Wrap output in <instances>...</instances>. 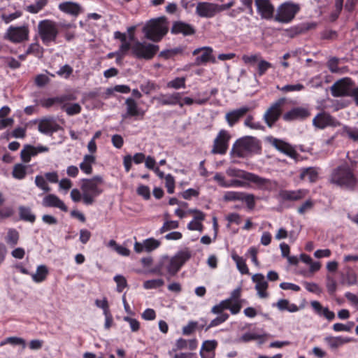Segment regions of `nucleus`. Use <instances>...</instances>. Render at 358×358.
<instances>
[{
	"label": "nucleus",
	"instance_id": "1",
	"mask_svg": "<svg viewBox=\"0 0 358 358\" xmlns=\"http://www.w3.org/2000/svg\"><path fill=\"white\" fill-rule=\"evenodd\" d=\"M189 258L190 254L187 251H180L172 257L164 255L160 258L150 271L159 275H164L169 280L171 277L178 273Z\"/></svg>",
	"mask_w": 358,
	"mask_h": 358
},
{
	"label": "nucleus",
	"instance_id": "2",
	"mask_svg": "<svg viewBox=\"0 0 358 358\" xmlns=\"http://www.w3.org/2000/svg\"><path fill=\"white\" fill-rule=\"evenodd\" d=\"M330 181L342 188L352 190L358 183V180L348 164H343L332 171Z\"/></svg>",
	"mask_w": 358,
	"mask_h": 358
},
{
	"label": "nucleus",
	"instance_id": "3",
	"mask_svg": "<svg viewBox=\"0 0 358 358\" xmlns=\"http://www.w3.org/2000/svg\"><path fill=\"white\" fill-rule=\"evenodd\" d=\"M103 183V178L96 176L90 179H83L80 189L83 192V201L86 205H92L95 199L102 192L101 185Z\"/></svg>",
	"mask_w": 358,
	"mask_h": 358
},
{
	"label": "nucleus",
	"instance_id": "4",
	"mask_svg": "<svg viewBox=\"0 0 358 358\" xmlns=\"http://www.w3.org/2000/svg\"><path fill=\"white\" fill-rule=\"evenodd\" d=\"M168 22L165 17H161L149 20L143 28L146 38L158 42L168 31Z\"/></svg>",
	"mask_w": 358,
	"mask_h": 358
},
{
	"label": "nucleus",
	"instance_id": "5",
	"mask_svg": "<svg viewBox=\"0 0 358 358\" xmlns=\"http://www.w3.org/2000/svg\"><path fill=\"white\" fill-rule=\"evenodd\" d=\"M259 150V140L255 137L246 136L238 139L234 143L231 152L238 157H246L257 153Z\"/></svg>",
	"mask_w": 358,
	"mask_h": 358
},
{
	"label": "nucleus",
	"instance_id": "6",
	"mask_svg": "<svg viewBox=\"0 0 358 358\" xmlns=\"http://www.w3.org/2000/svg\"><path fill=\"white\" fill-rule=\"evenodd\" d=\"M40 38L45 45L55 43L59 34V29L55 22L49 20L41 21L38 25Z\"/></svg>",
	"mask_w": 358,
	"mask_h": 358
},
{
	"label": "nucleus",
	"instance_id": "7",
	"mask_svg": "<svg viewBox=\"0 0 358 358\" xmlns=\"http://www.w3.org/2000/svg\"><path fill=\"white\" fill-rule=\"evenodd\" d=\"M300 10V6L292 1H286L280 4L274 16V20L282 24L291 22Z\"/></svg>",
	"mask_w": 358,
	"mask_h": 358
},
{
	"label": "nucleus",
	"instance_id": "8",
	"mask_svg": "<svg viewBox=\"0 0 358 358\" xmlns=\"http://www.w3.org/2000/svg\"><path fill=\"white\" fill-rule=\"evenodd\" d=\"M226 173L229 177L238 178L252 182L262 189H266L271 185L270 180L262 178L255 173L247 172L237 168L229 167L226 170Z\"/></svg>",
	"mask_w": 358,
	"mask_h": 358
},
{
	"label": "nucleus",
	"instance_id": "9",
	"mask_svg": "<svg viewBox=\"0 0 358 358\" xmlns=\"http://www.w3.org/2000/svg\"><path fill=\"white\" fill-rule=\"evenodd\" d=\"M159 50V46L145 41L135 42L131 46L133 55L138 59H151Z\"/></svg>",
	"mask_w": 358,
	"mask_h": 358
},
{
	"label": "nucleus",
	"instance_id": "10",
	"mask_svg": "<svg viewBox=\"0 0 358 358\" xmlns=\"http://www.w3.org/2000/svg\"><path fill=\"white\" fill-rule=\"evenodd\" d=\"M285 102V98L279 99L271 105L265 112L263 118L269 127H272L282 113V107Z\"/></svg>",
	"mask_w": 358,
	"mask_h": 358
},
{
	"label": "nucleus",
	"instance_id": "11",
	"mask_svg": "<svg viewBox=\"0 0 358 358\" xmlns=\"http://www.w3.org/2000/svg\"><path fill=\"white\" fill-rule=\"evenodd\" d=\"M213 50L208 46L198 48L192 52V55L196 56L194 65H205L208 62L216 63V59L213 55Z\"/></svg>",
	"mask_w": 358,
	"mask_h": 358
},
{
	"label": "nucleus",
	"instance_id": "12",
	"mask_svg": "<svg viewBox=\"0 0 358 358\" xmlns=\"http://www.w3.org/2000/svg\"><path fill=\"white\" fill-rule=\"evenodd\" d=\"M313 125L318 129H324L329 127H336L339 122L336 118L327 112H321L313 119Z\"/></svg>",
	"mask_w": 358,
	"mask_h": 358
},
{
	"label": "nucleus",
	"instance_id": "13",
	"mask_svg": "<svg viewBox=\"0 0 358 358\" xmlns=\"http://www.w3.org/2000/svg\"><path fill=\"white\" fill-rule=\"evenodd\" d=\"M352 82L350 78H342L331 86V94L335 97L350 96L352 90Z\"/></svg>",
	"mask_w": 358,
	"mask_h": 358
},
{
	"label": "nucleus",
	"instance_id": "14",
	"mask_svg": "<svg viewBox=\"0 0 358 358\" xmlns=\"http://www.w3.org/2000/svg\"><path fill=\"white\" fill-rule=\"evenodd\" d=\"M230 139V135L226 130H221L214 140L212 152L213 154L224 155L228 148V142Z\"/></svg>",
	"mask_w": 358,
	"mask_h": 358
},
{
	"label": "nucleus",
	"instance_id": "15",
	"mask_svg": "<svg viewBox=\"0 0 358 358\" xmlns=\"http://www.w3.org/2000/svg\"><path fill=\"white\" fill-rule=\"evenodd\" d=\"M29 29L25 26H10L6 32V38L13 43H21L28 39Z\"/></svg>",
	"mask_w": 358,
	"mask_h": 358
},
{
	"label": "nucleus",
	"instance_id": "16",
	"mask_svg": "<svg viewBox=\"0 0 358 358\" xmlns=\"http://www.w3.org/2000/svg\"><path fill=\"white\" fill-rule=\"evenodd\" d=\"M182 95L180 92H173L171 94H160L157 96L154 97L158 104L160 106H176L178 105L182 108Z\"/></svg>",
	"mask_w": 358,
	"mask_h": 358
},
{
	"label": "nucleus",
	"instance_id": "17",
	"mask_svg": "<svg viewBox=\"0 0 358 358\" xmlns=\"http://www.w3.org/2000/svg\"><path fill=\"white\" fill-rule=\"evenodd\" d=\"M58 9L62 13L75 18L84 11L83 6L79 3L72 1L61 2L58 5Z\"/></svg>",
	"mask_w": 358,
	"mask_h": 358
},
{
	"label": "nucleus",
	"instance_id": "18",
	"mask_svg": "<svg viewBox=\"0 0 358 358\" xmlns=\"http://www.w3.org/2000/svg\"><path fill=\"white\" fill-rule=\"evenodd\" d=\"M220 6L217 4L199 2L196 7V13L201 17H212L219 13Z\"/></svg>",
	"mask_w": 358,
	"mask_h": 358
},
{
	"label": "nucleus",
	"instance_id": "19",
	"mask_svg": "<svg viewBox=\"0 0 358 358\" xmlns=\"http://www.w3.org/2000/svg\"><path fill=\"white\" fill-rule=\"evenodd\" d=\"M49 151V148L44 145H38L36 147L31 145H25L21 150L20 157L23 162L28 163L32 157L37 155L38 153L46 152Z\"/></svg>",
	"mask_w": 358,
	"mask_h": 358
},
{
	"label": "nucleus",
	"instance_id": "20",
	"mask_svg": "<svg viewBox=\"0 0 358 358\" xmlns=\"http://www.w3.org/2000/svg\"><path fill=\"white\" fill-rule=\"evenodd\" d=\"M268 141L278 151L284 153L291 158H296L297 153L289 143L273 137L268 138Z\"/></svg>",
	"mask_w": 358,
	"mask_h": 358
},
{
	"label": "nucleus",
	"instance_id": "21",
	"mask_svg": "<svg viewBox=\"0 0 358 358\" xmlns=\"http://www.w3.org/2000/svg\"><path fill=\"white\" fill-rule=\"evenodd\" d=\"M257 10L262 18L271 20L274 18V7L270 0H255Z\"/></svg>",
	"mask_w": 358,
	"mask_h": 358
},
{
	"label": "nucleus",
	"instance_id": "22",
	"mask_svg": "<svg viewBox=\"0 0 358 358\" xmlns=\"http://www.w3.org/2000/svg\"><path fill=\"white\" fill-rule=\"evenodd\" d=\"M60 128V126L53 117L41 119L38 125V131L46 135H52L54 132L59 130Z\"/></svg>",
	"mask_w": 358,
	"mask_h": 358
},
{
	"label": "nucleus",
	"instance_id": "23",
	"mask_svg": "<svg viewBox=\"0 0 358 358\" xmlns=\"http://www.w3.org/2000/svg\"><path fill=\"white\" fill-rule=\"evenodd\" d=\"M310 115V113L308 108L304 107H295L285 113L283 115V119L285 121L304 120L309 117Z\"/></svg>",
	"mask_w": 358,
	"mask_h": 358
},
{
	"label": "nucleus",
	"instance_id": "24",
	"mask_svg": "<svg viewBox=\"0 0 358 358\" xmlns=\"http://www.w3.org/2000/svg\"><path fill=\"white\" fill-rule=\"evenodd\" d=\"M42 205L46 208H57L62 211H68V208L64 201L53 194H49L45 196L42 200Z\"/></svg>",
	"mask_w": 358,
	"mask_h": 358
},
{
	"label": "nucleus",
	"instance_id": "25",
	"mask_svg": "<svg viewBox=\"0 0 358 358\" xmlns=\"http://www.w3.org/2000/svg\"><path fill=\"white\" fill-rule=\"evenodd\" d=\"M252 280L255 283V289L259 298L265 299L268 296L266 289L268 288V282L265 280V277L262 273H256L252 275Z\"/></svg>",
	"mask_w": 358,
	"mask_h": 358
},
{
	"label": "nucleus",
	"instance_id": "26",
	"mask_svg": "<svg viewBox=\"0 0 358 358\" xmlns=\"http://www.w3.org/2000/svg\"><path fill=\"white\" fill-rule=\"evenodd\" d=\"M310 306L315 314L320 317H324L329 321H331L335 318V313L330 310L328 307L323 306L320 302L317 301H310Z\"/></svg>",
	"mask_w": 358,
	"mask_h": 358
},
{
	"label": "nucleus",
	"instance_id": "27",
	"mask_svg": "<svg viewBox=\"0 0 358 358\" xmlns=\"http://www.w3.org/2000/svg\"><path fill=\"white\" fill-rule=\"evenodd\" d=\"M308 194L305 189L297 190H282L280 192V196L285 201H299L304 198Z\"/></svg>",
	"mask_w": 358,
	"mask_h": 358
},
{
	"label": "nucleus",
	"instance_id": "28",
	"mask_svg": "<svg viewBox=\"0 0 358 358\" xmlns=\"http://www.w3.org/2000/svg\"><path fill=\"white\" fill-rule=\"evenodd\" d=\"M249 111L247 106L241 107L227 113L225 115L226 121L230 127H233L238 121Z\"/></svg>",
	"mask_w": 358,
	"mask_h": 358
},
{
	"label": "nucleus",
	"instance_id": "29",
	"mask_svg": "<svg viewBox=\"0 0 358 358\" xmlns=\"http://www.w3.org/2000/svg\"><path fill=\"white\" fill-rule=\"evenodd\" d=\"M324 342L331 349H336L341 345L348 343L352 341V338L342 336H328L324 338Z\"/></svg>",
	"mask_w": 358,
	"mask_h": 358
},
{
	"label": "nucleus",
	"instance_id": "30",
	"mask_svg": "<svg viewBox=\"0 0 358 358\" xmlns=\"http://www.w3.org/2000/svg\"><path fill=\"white\" fill-rule=\"evenodd\" d=\"M173 34H182L184 36H189L194 34V29L189 24L183 22H176L171 28Z\"/></svg>",
	"mask_w": 358,
	"mask_h": 358
},
{
	"label": "nucleus",
	"instance_id": "31",
	"mask_svg": "<svg viewBox=\"0 0 358 358\" xmlns=\"http://www.w3.org/2000/svg\"><path fill=\"white\" fill-rule=\"evenodd\" d=\"M318 170L315 167H308L301 169L300 178L310 182H314L317 180Z\"/></svg>",
	"mask_w": 358,
	"mask_h": 358
},
{
	"label": "nucleus",
	"instance_id": "32",
	"mask_svg": "<svg viewBox=\"0 0 358 358\" xmlns=\"http://www.w3.org/2000/svg\"><path fill=\"white\" fill-rule=\"evenodd\" d=\"M127 113L129 116L143 115L144 112L139 108L138 103L133 98H127L125 101Z\"/></svg>",
	"mask_w": 358,
	"mask_h": 358
},
{
	"label": "nucleus",
	"instance_id": "33",
	"mask_svg": "<svg viewBox=\"0 0 358 358\" xmlns=\"http://www.w3.org/2000/svg\"><path fill=\"white\" fill-rule=\"evenodd\" d=\"M96 157L92 155H85L83 162L80 164V169L85 174L92 173V164L95 163Z\"/></svg>",
	"mask_w": 358,
	"mask_h": 358
},
{
	"label": "nucleus",
	"instance_id": "34",
	"mask_svg": "<svg viewBox=\"0 0 358 358\" xmlns=\"http://www.w3.org/2000/svg\"><path fill=\"white\" fill-rule=\"evenodd\" d=\"M273 306H276L280 311L287 310L289 313H296L299 310V308L294 303H290L287 299H280Z\"/></svg>",
	"mask_w": 358,
	"mask_h": 358
},
{
	"label": "nucleus",
	"instance_id": "35",
	"mask_svg": "<svg viewBox=\"0 0 358 358\" xmlns=\"http://www.w3.org/2000/svg\"><path fill=\"white\" fill-rule=\"evenodd\" d=\"M19 216L21 220L33 223L36 220V215L32 213L29 207L20 206L18 208Z\"/></svg>",
	"mask_w": 358,
	"mask_h": 358
},
{
	"label": "nucleus",
	"instance_id": "36",
	"mask_svg": "<svg viewBox=\"0 0 358 358\" xmlns=\"http://www.w3.org/2000/svg\"><path fill=\"white\" fill-rule=\"evenodd\" d=\"M48 273L47 267L44 265H40L37 267L36 272L31 274V278L35 282H41L46 278Z\"/></svg>",
	"mask_w": 358,
	"mask_h": 358
},
{
	"label": "nucleus",
	"instance_id": "37",
	"mask_svg": "<svg viewBox=\"0 0 358 358\" xmlns=\"http://www.w3.org/2000/svg\"><path fill=\"white\" fill-rule=\"evenodd\" d=\"M231 258L235 262L236 267L241 273L249 274V269L245 264V261L242 257L238 256L236 253H233L231 255Z\"/></svg>",
	"mask_w": 358,
	"mask_h": 358
},
{
	"label": "nucleus",
	"instance_id": "38",
	"mask_svg": "<svg viewBox=\"0 0 358 358\" xmlns=\"http://www.w3.org/2000/svg\"><path fill=\"white\" fill-rule=\"evenodd\" d=\"M27 175V166L22 164H17L14 166L12 176L14 178L22 180L25 178Z\"/></svg>",
	"mask_w": 358,
	"mask_h": 358
},
{
	"label": "nucleus",
	"instance_id": "39",
	"mask_svg": "<svg viewBox=\"0 0 358 358\" xmlns=\"http://www.w3.org/2000/svg\"><path fill=\"white\" fill-rule=\"evenodd\" d=\"M34 183L36 186L44 192H49L51 190L50 187L48 185V182L42 175H37L35 177Z\"/></svg>",
	"mask_w": 358,
	"mask_h": 358
},
{
	"label": "nucleus",
	"instance_id": "40",
	"mask_svg": "<svg viewBox=\"0 0 358 358\" xmlns=\"http://www.w3.org/2000/svg\"><path fill=\"white\" fill-rule=\"evenodd\" d=\"M48 3V0H36L35 3L27 7V10L33 14L38 13Z\"/></svg>",
	"mask_w": 358,
	"mask_h": 358
},
{
	"label": "nucleus",
	"instance_id": "41",
	"mask_svg": "<svg viewBox=\"0 0 358 358\" xmlns=\"http://www.w3.org/2000/svg\"><path fill=\"white\" fill-rule=\"evenodd\" d=\"M66 100H67V97L66 96L47 98L41 100V104L43 107L50 108L56 103H63Z\"/></svg>",
	"mask_w": 358,
	"mask_h": 358
},
{
	"label": "nucleus",
	"instance_id": "42",
	"mask_svg": "<svg viewBox=\"0 0 358 358\" xmlns=\"http://www.w3.org/2000/svg\"><path fill=\"white\" fill-rule=\"evenodd\" d=\"M271 67L272 64L270 62L261 59L260 60H259V62L257 63V73L255 74V76H262Z\"/></svg>",
	"mask_w": 358,
	"mask_h": 358
},
{
	"label": "nucleus",
	"instance_id": "43",
	"mask_svg": "<svg viewBox=\"0 0 358 358\" xmlns=\"http://www.w3.org/2000/svg\"><path fill=\"white\" fill-rule=\"evenodd\" d=\"M27 55H34L38 58H41L43 54V48L38 43H31L26 51Z\"/></svg>",
	"mask_w": 358,
	"mask_h": 358
},
{
	"label": "nucleus",
	"instance_id": "44",
	"mask_svg": "<svg viewBox=\"0 0 358 358\" xmlns=\"http://www.w3.org/2000/svg\"><path fill=\"white\" fill-rule=\"evenodd\" d=\"M229 315L228 313H224L221 315H218L215 319L212 320L209 324L206 327V331H208L210 328L217 327L225 321H227L229 318Z\"/></svg>",
	"mask_w": 358,
	"mask_h": 358
},
{
	"label": "nucleus",
	"instance_id": "45",
	"mask_svg": "<svg viewBox=\"0 0 358 358\" xmlns=\"http://www.w3.org/2000/svg\"><path fill=\"white\" fill-rule=\"evenodd\" d=\"M243 195V192L227 191L224 193L223 196V199L225 201H241Z\"/></svg>",
	"mask_w": 358,
	"mask_h": 358
},
{
	"label": "nucleus",
	"instance_id": "46",
	"mask_svg": "<svg viewBox=\"0 0 358 358\" xmlns=\"http://www.w3.org/2000/svg\"><path fill=\"white\" fill-rule=\"evenodd\" d=\"M62 109L65 110L67 115L72 116L74 115H77L81 111V106L80 104L77 103H70V104H64L62 106Z\"/></svg>",
	"mask_w": 358,
	"mask_h": 358
},
{
	"label": "nucleus",
	"instance_id": "47",
	"mask_svg": "<svg viewBox=\"0 0 358 358\" xmlns=\"http://www.w3.org/2000/svg\"><path fill=\"white\" fill-rule=\"evenodd\" d=\"M145 251L147 252H152L159 247L161 243L159 241L153 238H149L143 241Z\"/></svg>",
	"mask_w": 358,
	"mask_h": 358
},
{
	"label": "nucleus",
	"instance_id": "48",
	"mask_svg": "<svg viewBox=\"0 0 358 358\" xmlns=\"http://www.w3.org/2000/svg\"><path fill=\"white\" fill-rule=\"evenodd\" d=\"M185 80L186 79L184 77L176 78L167 83V87L175 90L185 88Z\"/></svg>",
	"mask_w": 358,
	"mask_h": 358
},
{
	"label": "nucleus",
	"instance_id": "49",
	"mask_svg": "<svg viewBox=\"0 0 358 358\" xmlns=\"http://www.w3.org/2000/svg\"><path fill=\"white\" fill-rule=\"evenodd\" d=\"M164 281L162 278L145 280L143 282V287L146 289H157L164 285Z\"/></svg>",
	"mask_w": 358,
	"mask_h": 358
},
{
	"label": "nucleus",
	"instance_id": "50",
	"mask_svg": "<svg viewBox=\"0 0 358 358\" xmlns=\"http://www.w3.org/2000/svg\"><path fill=\"white\" fill-rule=\"evenodd\" d=\"M244 125L252 129L264 130V127L259 122H255L254 117L252 115H248L245 121Z\"/></svg>",
	"mask_w": 358,
	"mask_h": 358
},
{
	"label": "nucleus",
	"instance_id": "51",
	"mask_svg": "<svg viewBox=\"0 0 358 358\" xmlns=\"http://www.w3.org/2000/svg\"><path fill=\"white\" fill-rule=\"evenodd\" d=\"M229 301L227 299L221 301L211 308V313L216 315L224 314L223 311L228 309Z\"/></svg>",
	"mask_w": 358,
	"mask_h": 358
},
{
	"label": "nucleus",
	"instance_id": "52",
	"mask_svg": "<svg viewBox=\"0 0 358 358\" xmlns=\"http://www.w3.org/2000/svg\"><path fill=\"white\" fill-rule=\"evenodd\" d=\"M19 239V234L15 229H10L8 230L6 237V241L8 244L13 246L17 243Z\"/></svg>",
	"mask_w": 358,
	"mask_h": 358
},
{
	"label": "nucleus",
	"instance_id": "53",
	"mask_svg": "<svg viewBox=\"0 0 358 358\" xmlns=\"http://www.w3.org/2000/svg\"><path fill=\"white\" fill-rule=\"evenodd\" d=\"M241 201L245 202L247 207L252 210L255 206V197L252 194H248L243 192V195L242 196V199Z\"/></svg>",
	"mask_w": 358,
	"mask_h": 358
},
{
	"label": "nucleus",
	"instance_id": "54",
	"mask_svg": "<svg viewBox=\"0 0 358 358\" xmlns=\"http://www.w3.org/2000/svg\"><path fill=\"white\" fill-rule=\"evenodd\" d=\"M114 281L117 284L116 290L118 292H122L127 285L125 278L122 275H116L114 277Z\"/></svg>",
	"mask_w": 358,
	"mask_h": 358
},
{
	"label": "nucleus",
	"instance_id": "55",
	"mask_svg": "<svg viewBox=\"0 0 358 358\" xmlns=\"http://www.w3.org/2000/svg\"><path fill=\"white\" fill-rule=\"evenodd\" d=\"M217 346V342L215 340H207L203 343L200 350L214 352Z\"/></svg>",
	"mask_w": 358,
	"mask_h": 358
},
{
	"label": "nucleus",
	"instance_id": "56",
	"mask_svg": "<svg viewBox=\"0 0 358 358\" xmlns=\"http://www.w3.org/2000/svg\"><path fill=\"white\" fill-rule=\"evenodd\" d=\"M73 68L69 64L62 66L57 71V74L62 78H69L73 73Z\"/></svg>",
	"mask_w": 358,
	"mask_h": 358
},
{
	"label": "nucleus",
	"instance_id": "57",
	"mask_svg": "<svg viewBox=\"0 0 358 358\" xmlns=\"http://www.w3.org/2000/svg\"><path fill=\"white\" fill-rule=\"evenodd\" d=\"M130 87L126 85H115L113 88L107 89L106 93L107 94H110L113 92H117L120 93L127 94L130 92Z\"/></svg>",
	"mask_w": 358,
	"mask_h": 358
},
{
	"label": "nucleus",
	"instance_id": "58",
	"mask_svg": "<svg viewBox=\"0 0 358 358\" xmlns=\"http://www.w3.org/2000/svg\"><path fill=\"white\" fill-rule=\"evenodd\" d=\"M165 185L169 194H173L175 188V180L172 175L167 174L165 176Z\"/></svg>",
	"mask_w": 358,
	"mask_h": 358
},
{
	"label": "nucleus",
	"instance_id": "59",
	"mask_svg": "<svg viewBox=\"0 0 358 358\" xmlns=\"http://www.w3.org/2000/svg\"><path fill=\"white\" fill-rule=\"evenodd\" d=\"M303 285H304L305 288L309 292H312V293L316 294L317 295H320L322 293V290L320 287V286L317 284L315 283V282H305L303 283Z\"/></svg>",
	"mask_w": 358,
	"mask_h": 358
},
{
	"label": "nucleus",
	"instance_id": "60",
	"mask_svg": "<svg viewBox=\"0 0 358 358\" xmlns=\"http://www.w3.org/2000/svg\"><path fill=\"white\" fill-rule=\"evenodd\" d=\"M261 59L260 55L258 54L255 55H244L242 57V60L246 64H254L256 62H259Z\"/></svg>",
	"mask_w": 358,
	"mask_h": 358
},
{
	"label": "nucleus",
	"instance_id": "61",
	"mask_svg": "<svg viewBox=\"0 0 358 358\" xmlns=\"http://www.w3.org/2000/svg\"><path fill=\"white\" fill-rule=\"evenodd\" d=\"M196 327H197V322L189 321L186 326H184L182 327V334L185 336H189L192 332L194 331V330L196 329Z\"/></svg>",
	"mask_w": 358,
	"mask_h": 358
},
{
	"label": "nucleus",
	"instance_id": "62",
	"mask_svg": "<svg viewBox=\"0 0 358 358\" xmlns=\"http://www.w3.org/2000/svg\"><path fill=\"white\" fill-rule=\"evenodd\" d=\"M353 322H349L348 324L341 323H336L333 325V329L336 332L340 331H350L353 327Z\"/></svg>",
	"mask_w": 358,
	"mask_h": 358
},
{
	"label": "nucleus",
	"instance_id": "63",
	"mask_svg": "<svg viewBox=\"0 0 358 358\" xmlns=\"http://www.w3.org/2000/svg\"><path fill=\"white\" fill-rule=\"evenodd\" d=\"M155 85L154 83L151 82L150 80H146L141 84L140 89L143 93L149 94L152 91L155 90Z\"/></svg>",
	"mask_w": 358,
	"mask_h": 358
},
{
	"label": "nucleus",
	"instance_id": "64",
	"mask_svg": "<svg viewBox=\"0 0 358 358\" xmlns=\"http://www.w3.org/2000/svg\"><path fill=\"white\" fill-rule=\"evenodd\" d=\"M338 59L336 57H332L329 59L327 62V66L331 73H340L341 70L338 66Z\"/></svg>",
	"mask_w": 358,
	"mask_h": 358
}]
</instances>
